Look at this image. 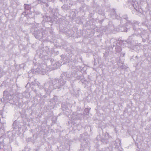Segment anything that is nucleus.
I'll use <instances>...</instances> for the list:
<instances>
[{
  "instance_id": "1",
  "label": "nucleus",
  "mask_w": 151,
  "mask_h": 151,
  "mask_svg": "<svg viewBox=\"0 0 151 151\" xmlns=\"http://www.w3.org/2000/svg\"><path fill=\"white\" fill-rule=\"evenodd\" d=\"M25 8L27 10H29L31 9V6L28 4H25Z\"/></svg>"
},
{
  "instance_id": "2",
  "label": "nucleus",
  "mask_w": 151,
  "mask_h": 151,
  "mask_svg": "<svg viewBox=\"0 0 151 151\" xmlns=\"http://www.w3.org/2000/svg\"><path fill=\"white\" fill-rule=\"evenodd\" d=\"M116 51L118 52H119L121 51V48L120 47H116Z\"/></svg>"
},
{
  "instance_id": "3",
  "label": "nucleus",
  "mask_w": 151,
  "mask_h": 151,
  "mask_svg": "<svg viewBox=\"0 0 151 151\" xmlns=\"http://www.w3.org/2000/svg\"><path fill=\"white\" fill-rule=\"evenodd\" d=\"M85 111L86 112H87L88 113H89V109H88L86 108V109H85Z\"/></svg>"
},
{
  "instance_id": "4",
  "label": "nucleus",
  "mask_w": 151,
  "mask_h": 151,
  "mask_svg": "<svg viewBox=\"0 0 151 151\" xmlns=\"http://www.w3.org/2000/svg\"><path fill=\"white\" fill-rule=\"evenodd\" d=\"M64 82H63L61 84V85L62 86L63 85H64Z\"/></svg>"
}]
</instances>
